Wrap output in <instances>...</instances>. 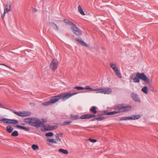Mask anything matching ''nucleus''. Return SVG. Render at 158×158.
<instances>
[{"label": "nucleus", "instance_id": "nucleus-30", "mask_svg": "<svg viewBox=\"0 0 158 158\" xmlns=\"http://www.w3.org/2000/svg\"><path fill=\"white\" fill-rule=\"evenodd\" d=\"M74 89H77L78 90H82V89H85V88H84L83 87H82V86H77L75 87L74 88Z\"/></svg>", "mask_w": 158, "mask_h": 158}, {"label": "nucleus", "instance_id": "nucleus-27", "mask_svg": "<svg viewBox=\"0 0 158 158\" xmlns=\"http://www.w3.org/2000/svg\"><path fill=\"white\" fill-rule=\"evenodd\" d=\"M31 148L34 150H35L36 149H39V147L38 145L35 144H33L31 146Z\"/></svg>", "mask_w": 158, "mask_h": 158}, {"label": "nucleus", "instance_id": "nucleus-9", "mask_svg": "<svg viewBox=\"0 0 158 158\" xmlns=\"http://www.w3.org/2000/svg\"><path fill=\"white\" fill-rule=\"evenodd\" d=\"M41 127V130L43 131H51L57 128V126H51L49 125H48L43 126L42 127V126Z\"/></svg>", "mask_w": 158, "mask_h": 158}, {"label": "nucleus", "instance_id": "nucleus-2", "mask_svg": "<svg viewBox=\"0 0 158 158\" xmlns=\"http://www.w3.org/2000/svg\"><path fill=\"white\" fill-rule=\"evenodd\" d=\"M114 109L115 111L107 112L106 110H105L102 114L107 115H112L121 112H127L132 109V106L130 105H127L124 104H119L115 105Z\"/></svg>", "mask_w": 158, "mask_h": 158}, {"label": "nucleus", "instance_id": "nucleus-11", "mask_svg": "<svg viewBox=\"0 0 158 158\" xmlns=\"http://www.w3.org/2000/svg\"><path fill=\"white\" fill-rule=\"evenodd\" d=\"M4 121V123L16 124L18 123V122L17 120L14 119H9L5 118Z\"/></svg>", "mask_w": 158, "mask_h": 158}, {"label": "nucleus", "instance_id": "nucleus-15", "mask_svg": "<svg viewBox=\"0 0 158 158\" xmlns=\"http://www.w3.org/2000/svg\"><path fill=\"white\" fill-rule=\"evenodd\" d=\"M112 92L111 89L109 88H103V93L105 94H109Z\"/></svg>", "mask_w": 158, "mask_h": 158}, {"label": "nucleus", "instance_id": "nucleus-20", "mask_svg": "<svg viewBox=\"0 0 158 158\" xmlns=\"http://www.w3.org/2000/svg\"><path fill=\"white\" fill-rule=\"evenodd\" d=\"M78 9L79 12L81 15H85V14L84 11H83V9L81 8L80 5H79L78 6Z\"/></svg>", "mask_w": 158, "mask_h": 158}, {"label": "nucleus", "instance_id": "nucleus-5", "mask_svg": "<svg viewBox=\"0 0 158 158\" xmlns=\"http://www.w3.org/2000/svg\"><path fill=\"white\" fill-rule=\"evenodd\" d=\"M110 65L115 73L116 75L118 78H121L122 76L118 69L116 64L114 63L111 62L110 63Z\"/></svg>", "mask_w": 158, "mask_h": 158}, {"label": "nucleus", "instance_id": "nucleus-13", "mask_svg": "<svg viewBox=\"0 0 158 158\" xmlns=\"http://www.w3.org/2000/svg\"><path fill=\"white\" fill-rule=\"evenodd\" d=\"M96 115L94 114H88L81 116L80 117V118L81 119H89L94 117Z\"/></svg>", "mask_w": 158, "mask_h": 158}, {"label": "nucleus", "instance_id": "nucleus-22", "mask_svg": "<svg viewBox=\"0 0 158 158\" xmlns=\"http://www.w3.org/2000/svg\"><path fill=\"white\" fill-rule=\"evenodd\" d=\"M59 152L67 154L68 153V151L67 150L62 148H60L59 150Z\"/></svg>", "mask_w": 158, "mask_h": 158}, {"label": "nucleus", "instance_id": "nucleus-29", "mask_svg": "<svg viewBox=\"0 0 158 158\" xmlns=\"http://www.w3.org/2000/svg\"><path fill=\"white\" fill-rule=\"evenodd\" d=\"M47 141L49 142H51L54 143H57V142L56 141L55 139H47Z\"/></svg>", "mask_w": 158, "mask_h": 158}, {"label": "nucleus", "instance_id": "nucleus-21", "mask_svg": "<svg viewBox=\"0 0 158 158\" xmlns=\"http://www.w3.org/2000/svg\"><path fill=\"white\" fill-rule=\"evenodd\" d=\"M6 130L8 132L11 133L13 131V128L11 126H8L6 127Z\"/></svg>", "mask_w": 158, "mask_h": 158}, {"label": "nucleus", "instance_id": "nucleus-32", "mask_svg": "<svg viewBox=\"0 0 158 158\" xmlns=\"http://www.w3.org/2000/svg\"><path fill=\"white\" fill-rule=\"evenodd\" d=\"M53 135V133L52 132L46 133L45 135L47 136H52Z\"/></svg>", "mask_w": 158, "mask_h": 158}, {"label": "nucleus", "instance_id": "nucleus-7", "mask_svg": "<svg viewBox=\"0 0 158 158\" xmlns=\"http://www.w3.org/2000/svg\"><path fill=\"white\" fill-rule=\"evenodd\" d=\"M71 28L73 33L76 35L79 36L82 34V31L78 28L75 24H74L72 26Z\"/></svg>", "mask_w": 158, "mask_h": 158}, {"label": "nucleus", "instance_id": "nucleus-26", "mask_svg": "<svg viewBox=\"0 0 158 158\" xmlns=\"http://www.w3.org/2000/svg\"><path fill=\"white\" fill-rule=\"evenodd\" d=\"M18 132L17 131H14L11 134V136L15 137L18 136Z\"/></svg>", "mask_w": 158, "mask_h": 158}, {"label": "nucleus", "instance_id": "nucleus-25", "mask_svg": "<svg viewBox=\"0 0 158 158\" xmlns=\"http://www.w3.org/2000/svg\"><path fill=\"white\" fill-rule=\"evenodd\" d=\"M94 91H96L97 93H103V88H101L98 89H94Z\"/></svg>", "mask_w": 158, "mask_h": 158}, {"label": "nucleus", "instance_id": "nucleus-18", "mask_svg": "<svg viewBox=\"0 0 158 158\" xmlns=\"http://www.w3.org/2000/svg\"><path fill=\"white\" fill-rule=\"evenodd\" d=\"M141 117L140 114L133 115H132L131 116H130V120H135L138 119Z\"/></svg>", "mask_w": 158, "mask_h": 158}, {"label": "nucleus", "instance_id": "nucleus-37", "mask_svg": "<svg viewBox=\"0 0 158 158\" xmlns=\"http://www.w3.org/2000/svg\"><path fill=\"white\" fill-rule=\"evenodd\" d=\"M89 140L91 142L95 143L97 142V140L96 139H93L91 138L89 139Z\"/></svg>", "mask_w": 158, "mask_h": 158}, {"label": "nucleus", "instance_id": "nucleus-24", "mask_svg": "<svg viewBox=\"0 0 158 158\" xmlns=\"http://www.w3.org/2000/svg\"><path fill=\"white\" fill-rule=\"evenodd\" d=\"M142 91L145 94H147L148 93V87L145 86L142 89Z\"/></svg>", "mask_w": 158, "mask_h": 158}, {"label": "nucleus", "instance_id": "nucleus-14", "mask_svg": "<svg viewBox=\"0 0 158 158\" xmlns=\"http://www.w3.org/2000/svg\"><path fill=\"white\" fill-rule=\"evenodd\" d=\"M48 24L50 26L52 27L54 30H56L57 31H59V28L54 23L49 22Z\"/></svg>", "mask_w": 158, "mask_h": 158}, {"label": "nucleus", "instance_id": "nucleus-34", "mask_svg": "<svg viewBox=\"0 0 158 158\" xmlns=\"http://www.w3.org/2000/svg\"><path fill=\"white\" fill-rule=\"evenodd\" d=\"M55 137H56V139L57 141H61V140L59 137V134H57L56 135H55Z\"/></svg>", "mask_w": 158, "mask_h": 158}, {"label": "nucleus", "instance_id": "nucleus-12", "mask_svg": "<svg viewBox=\"0 0 158 158\" xmlns=\"http://www.w3.org/2000/svg\"><path fill=\"white\" fill-rule=\"evenodd\" d=\"M131 96L132 99L135 102L140 103L141 100L138 97L137 94L134 93H132L131 94Z\"/></svg>", "mask_w": 158, "mask_h": 158}, {"label": "nucleus", "instance_id": "nucleus-42", "mask_svg": "<svg viewBox=\"0 0 158 158\" xmlns=\"http://www.w3.org/2000/svg\"><path fill=\"white\" fill-rule=\"evenodd\" d=\"M130 78L132 79L133 78V76H131L130 77Z\"/></svg>", "mask_w": 158, "mask_h": 158}, {"label": "nucleus", "instance_id": "nucleus-38", "mask_svg": "<svg viewBox=\"0 0 158 158\" xmlns=\"http://www.w3.org/2000/svg\"><path fill=\"white\" fill-rule=\"evenodd\" d=\"M4 118H2V117L0 116V121L2 122L3 123H4V119H5Z\"/></svg>", "mask_w": 158, "mask_h": 158}, {"label": "nucleus", "instance_id": "nucleus-33", "mask_svg": "<svg viewBox=\"0 0 158 158\" xmlns=\"http://www.w3.org/2000/svg\"><path fill=\"white\" fill-rule=\"evenodd\" d=\"M72 121H71V120L65 122L63 123L62 125H68V124L71 123H72Z\"/></svg>", "mask_w": 158, "mask_h": 158}, {"label": "nucleus", "instance_id": "nucleus-35", "mask_svg": "<svg viewBox=\"0 0 158 158\" xmlns=\"http://www.w3.org/2000/svg\"><path fill=\"white\" fill-rule=\"evenodd\" d=\"M85 89H89V91H94V89H93L91 88L89 86H86L85 88Z\"/></svg>", "mask_w": 158, "mask_h": 158}, {"label": "nucleus", "instance_id": "nucleus-8", "mask_svg": "<svg viewBox=\"0 0 158 158\" xmlns=\"http://www.w3.org/2000/svg\"><path fill=\"white\" fill-rule=\"evenodd\" d=\"M11 3L9 2L6 5V7L4 9L3 14L2 15L1 18L3 19L6 13L11 11Z\"/></svg>", "mask_w": 158, "mask_h": 158}, {"label": "nucleus", "instance_id": "nucleus-36", "mask_svg": "<svg viewBox=\"0 0 158 158\" xmlns=\"http://www.w3.org/2000/svg\"><path fill=\"white\" fill-rule=\"evenodd\" d=\"M71 117L73 118V120H76L79 118L78 116L77 115H71Z\"/></svg>", "mask_w": 158, "mask_h": 158}, {"label": "nucleus", "instance_id": "nucleus-4", "mask_svg": "<svg viewBox=\"0 0 158 158\" xmlns=\"http://www.w3.org/2000/svg\"><path fill=\"white\" fill-rule=\"evenodd\" d=\"M139 79H141L145 82L148 84L150 83V80L144 73H137L136 77L133 79V81L135 83H139L140 81Z\"/></svg>", "mask_w": 158, "mask_h": 158}, {"label": "nucleus", "instance_id": "nucleus-44", "mask_svg": "<svg viewBox=\"0 0 158 158\" xmlns=\"http://www.w3.org/2000/svg\"><path fill=\"white\" fill-rule=\"evenodd\" d=\"M48 145H50V143H48Z\"/></svg>", "mask_w": 158, "mask_h": 158}, {"label": "nucleus", "instance_id": "nucleus-16", "mask_svg": "<svg viewBox=\"0 0 158 158\" xmlns=\"http://www.w3.org/2000/svg\"><path fill=\"white\" fill-rule=\"evenodd\" d=\"M76 40L77 42L82 46H84L86 47H88V45L85 43L84 41L81 40V38H77L76 39Z\"/></svg>", "mask_w": 158, "mask_h": 158}, {"label": "nucleus", "instance_id": "nucleus-10", "mask_svg": "<svg viewBox=\"0 0 158 158\" xmlns=\"http://www.w3.org/2000/svg\"><path fill=\"white\" fill-rule=\"evenodd\" d=\"M58 64V61L55 59H53L51 62L50 67L52 70L55 71L57 68Z\"/></svg>", "mask_w": 158, "mask_h": 158}, {"label": "nucleus", "instance_id": "nucleus-23", "mask_svg": "<svg viewBox=\"0 0 158 158\" xmlns=\"http://www.w3.org/2000/svg\"><path fill=\"white\" fill-rule=\"evenodd\" d=\"M63 21L66 24H68L71 26H72L74 24L73 23L68 21L66 19H64Z\"/></svg>", "mask_w": 158, "mask_h": 158}, {"label": "nucleus", "instance_id": "nucleus-19", "mask_svg": "<svg viewBox=\"0 0 158 158\" xmlns=\"http://www.w3.org/2000/svg\"><path fill=\"white\" fill-rule=\"evenodd\" d=\"M16 127L17 128H18L21 129L25 131H28L29 130V127H25L17 125H16Z\"/></svg>", "mask_w": 158, "mask_h": 158}, {"label": "nucleus", "instance_id": "nucleus-17", "mask_svg": "<svg viewBox=\"0 0 158 158\" xmlns=\"http://www.w3.org/2000/svg\"><path fill=\"white\" fill-rule=\"evenodd\" d=\"M89 110L92 113L94 114H96L97 113L96 107L94 106H91L89 109Z\"/></svg>", "mask_w": 158, "mask_h": 158}, {"label": "nucleus", "instance_id": "nucleus-3", "mask_svg": "<svg viewBox=\"0 0 158 158\" xmlns=\"http://www.w3.org/2000/svg\"><path fill=\"white\" fill-rule=\"evenodd\" d=\"M41 121L38 118L35 117L29 118H26L24 119V121L25 123H27L30 125L39 128L44 125L46 123V121L44 119H42Z\"/></svg>", "mask_w": 158, "mask_h": 158}, {"label": "nucleus", "instance_id": "nucleus-39", "mask_svg": "<svg viewBox=\"0 0 158 158\" xmlns=\"http://www.w3.org/2000/svg\"><path fill=\"white\" fill-rule=\"evenodd\" d=\"M0 108H4V106L1 103H0Z\"/></svg>", "mask_w": 158, "mask_h": 158}, {"label": "nucleus", "instance_id": "nucleus-28", "mask_svg": "<svg viewBox=\"0 0 158 158\" xmlns=\"http://www.w3.org/2000/svg\"><path fill=\"white\" fill-rule=\"evenodd\" d=\"M130 120V116H127L122 117L119 119V121L127 120Z\"/></svg>", "mask_w": 158, "mask_h": 158}, {"label": "nucleus", "instance_id": "nucleus-31", "mask_svg": "<svg viewBox=\"0 0 158 158\" xmlns=\"http://www.w3.org/2000/svg\"><path fill=\"white\" fill-rule=\"evenodd\" d=\"M104 119V117H100L99 118H96L95 119H94L93 120L96 119L97 121H101Z\"/></svg>", "mask_w": 158, "mask_h": 158}, {"label": "nucleus", "instance_id": "nucleus-43", "mask_svg": "<svg viewBox=\"0 0 158 158\" xmlns=\"http://www.w3.org/2000/svg\"><path fill=\"white\" fill-rule=\"evenodd\" d=\"M100 115H101V114H100V115L99 114H98V116H100Z\"/></svg>", "mask_w": 158, "mask_h": 158}, {"label": "nucleus", "instance_id": "nucleus-6", "mask_svg": "<svg viewBox=\"0 0 158 158\" xmlns=\"http://www.w3.org/2000/svg\"><path fill=\"white\" fill-rule=\"evenodd\" d=\"M13 113L21 117H26L30 116L31 114V113L28 111H24L22 112L19 111L17 112L14 111Z\"/></svg>", "mask_w": 158, "mask_h": 158}, {"label": "nucleus", "instance_id": "nucleus-1", "mask_svg": "<svg viewBox=\"0 0 158 158\" xmlns=\"http://www.w3.org/2000/svg\"><path fill=\"white\" fill-rule=\"evenodd\" d=\"M78 93H71L70 92H68L55 96L50 98V101L44 102L43 103V104L45 106L50 105L58 101L60 99H62V101H64Z\"/></svg>", "mask_w": 158, "mask_h": 158}, {"label": "nucleus", "instance_id": "nucleus-41", "mask_svg": "<svg viewBox=\"0 0 158 158\" xmlns=\"http://www.w3.org/2000/svg\"><path fill=\"white\" fill-rule=\"evenodd\" d=\"M1 64L2 65H3L4 66H6V67H8L5 64Z\"/></svg>", "mask_w": 158, "mask_h": 158}, {"label": "nucleus", "instance_id": "nucleus-40", "mask_svg": "<svg viewBox=\"0 0 158 158\" xmlns=\"http://www.w3.org/2000/svg\"><path fill=\"white\" fill-rule=\"evenodd\" d=\"M30 105L31 106H34L35 105V103L34 102H31L30 103Z\"/></svg>", "mask_w": 158, "mask_h": 158}]
</instances>
